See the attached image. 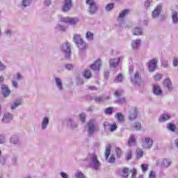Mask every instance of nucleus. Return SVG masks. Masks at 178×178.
I'll return each mask as SVG.
<instances>
[{"instance_id": "obj_1", "label": "nucleus", "mask_w": 178, "mask_h": 178, "mask_svg": "<svg viewBox=\"0 0 178 178\" xmlns=\"http://www.w3.org/2000/svg\"><path fill=\"white\" fill-rule=\"evenodd\" d=\"M74 42H75L76 45H77V47L79 49H80V51H84V49H86V47H87V44L81 38V35L79 34L74 35Z\"/></svg>"}, {"instance_id": "obj_2", "label": "nucleus", "mask_w": 178, "mask_h": 178, "mask_svg": "<svg viewBox=\"0 0 178 178\" xmlns=\"http://www.w3.org/2000/svg\"><path fill=\"white\" fill-rule=\"evenodd\" d=\"M87 128H88V136L91 137V136H93L95 131H98V127L97 125H95V122L94 120H90L87 123Z\"/></svg>"}, {"instance_id": "obj_3", "label": "nucleus", "mask_w": 178, "mask_h": 178, "mask_svg": "<svg viewBox=\"0 0 178 178\" xmlns=\"http://www.w3.org/2000/svg\"><path fill=\"white\" fill-rule=\"evenodd\" d=\"M156 166H160V168H163L166 169L169 168L170 165H172V160L170 159H163L162 160H157L156 161Z\"/></svg>"}, {"instance_id": "obj_4", "label": "nucleus", "mask_w": 178, "mask_h": 178, "mask_svg": "<svg viewBox=\"0 0 178 178\" xmlns=\"http://www.w3.org/2000/svg\"><path fill=\"white\" fill-rule=\"evenodd\" d=\"M130 13L129 10H123L119 15L117 21L120 23V27H123L126 22H124V17L127 16V14Z\"/></svg>"}, {"instance_id": "obj_5", "label": "nucleus", "mask_w": 178, "mask_h": 178, "mask_svg": "<svg viewBox=\"0 0 178 178\" xmlns=\"http://www.w3.org/2000/svg\"><path fill=\"white\" fill-rule=\"evenodd\" d=\"M90 166L95 170H97L99 168L100 164L99 161H98V159L97 158V155L92 154L90 156Z\"/></svg>"}, {"instance_id": "obj_6", "label": "nucleus", "mask_w": 178, "mask_h": 178, "mask_svg": "<svg viewBox=\"0 0 178 178\" xmlns=\"http://www.w3.org/2000/svg\"><path fill=\"white\" fill-rule=\"evenodd\" d=\"M61 51L65 54V58H70L72 55V51L70 50V44L68 42H65L61 46Z\"/></svg>"}, {"instance_id": "obj_7", "label": "nucleus", "mask_w": 178, "mask_h": 178, "mask_svg": "<svg viewBox=\"0 0 178 178\" xmlns=\"http://www.w3.org/2000/svg\"><path fill=\"white\" fill-rule=\"evenodd\" d=\"M131 81L134 86H141L143 84L141 76H140L138 72H136L134 76H131Z\"/></svg>"}, {"instance_id": "obj_8", "label": "nucleus", "mask_w": 178, "mask_h": 178, "mask_svg": "<svg viewBox=\"0 0 178 178\" xmlns=\"http://www.w3.org/2000/svg\"><path fill=\"white\" fill-rule=\"evenodd\" d=\"M152 144H154V140L152 138L149 137H145L142 144V147L146 149H149V148L152 147Z\"/></svg>"}, {"instance_id": "obj_9", "label": "nucleus", "mask_w": 178, "mask_h": 178, "mask_svg": "<svg viewBox=\"0 0 178 178\" xmlns=\"http://www.w3.org/2000/svg\"><path fill=\"white\" fill-rule=\"evenodd\" d=\"M158 67V60L153 58L149 61L148 69L149 72H154L155 69Z\"/></svg>"}, {"instance_id": "obj_10", "label": "nucleus", "mask_w": 178, "mask_h": 178, "mask_svg": "<svg viewBox=\"0 0 178 178\" xmlns=\"http://www.w3.org/2000/svg\"><path fill=\"white\" fill-rule=\"evenodd\" d=\"M23 104V99L22 97L17 98L10 105V109L15 111L17 108H19Z\"/></svg>"}, {"instance_id": "obj_11", "label": "nucleus", "mask_w": 178, "mask_h": 178, "mask_svg": "<svg viewBox=\"0 0 178 178\" xmlns=\"http://www.w3.org/2000/svg\"><path fill=\"white\" fill-rule=\"evenodd\" d=\"M86 3L89 6V12L94 14L97 12V5H95V1L94 0H87Z\"/></svg>"}, {"instance_id": "obj_12", "label": "nucleus", "mask_w": 178, "mask_h": 178, "mask_svg": "<svg viewBox=\"0 0 178 178\" xmlns=\"http://www.w3.org/2000/svg\"><path fill=\"white\" fill-rule=\"evenodd\" d=\"M102 65V62L101 59L99 58L93 64L90 65V69L94 70V72H99Z\"/></svg>"}, {"instance_id": "obj_13", "label": "nucleus", "mask_w": 178, "mask_h": 178, "mask_svg": "<svg viewBox=\"0 0 178 178\" xmlns=\"http://www.w3.org/2000/svg\"><path fill=\"white\" fill-rule=\"evenodd\" d=\"M102 65V62L101 59L99 58L93 64L90 65V69L94 70V72H99Z\"/></svg>"}, {"instance_id": "obj_14", "label": "nucleus", "mask_w": 178, "mask_h": 178, "mask_svg": "<svg viewBox=\"0 0 178 178\" xmlns=\"http://www.w3.org/2000/svg\"><path fill=\"white\" fill-rule=\"evenodd\" d=\"M123 94V90H118L115 91V95L118 98V102L120 105H124V104H126V99L122 97L120 98V95Z\"/></svg>"}, {"instance_id": "obj_15", "label": "nucleus", "mask_w": 178, "mask_h": 178, "mask_svg": "<svg viewBox=\"0 0 178 178\" xmlns=\"http://www.w3.org/2000/svg\"><path fill=\"white\" fill-rule=\"evenodd\" d=\"M61 22L63 23H67V24H76L79 23V19L78 18L62 17Z\"/></svg>"}, {"instance_id": "obj_16", "label": "nucleus", "mask_w": 178, "mask_h": 178, "mask_svg": "<svg viewBox=\"0 0 178 178\" xmlns=\"http://www.w3.org/2000/svg\"><path fill=\"white\" fill-rule=\"evenodd\" d=\"M163 86L168 88V91H173V85L172 84L170 78L168 77L164 79Z\"/></svg>"}, {"instance_id": "obj_17", "label": "nucleus", "mask_w": 178, "mask_h": 178, "mask_svg": "<svg viewBox=\"0 0 178 178\" xmlns=\"http://www.w3.org/2000/svg\"><path fill=\"white\" fill-rule=\"evenodd\" d=\"M1 92L3 95V97H9L10 95V90H9V88L7 86V85L3 84L1 86Z\"/></svg>"}, {"instance_id": "obj_18", "label": "nucleus", "mask_w": 178, "mask_h": 178, "mask_svg": "<svg viewBox=\"0 0 178 178\" xmlns=\"http://www.w3.org/2000/svg\"><path fill=\"white\" fill-rule=\"evenodd\" d=\"M72 0H65L64 5L63 6V12H69L70 9H72Z\"/></svg>"}, {"instance_id": "obj_19", "label": "nucleus", "mask_w": 178, "mask_h": 178, "mask_svg": "<svg viewBox=\"0 0 178 178\" xmlns=\"http://www.w3.org/2000/svg\"><path fill=\"white\" fill-rule=\"evenodd\" d=\"M12 120H13V115L9 113H6L2 119L3 123H10Z\"/></svg>"}, {"instance_id": "obj_20", "label": "nucleus", "mask_w": 178, "mask_h": 178, "mask_svg": "<svg viewBox=\"0 0 178 178\" xmlns=\"http://www.w3.org/2000/svg\"><path fill=\"white\" fill-rule=\"evenodd\" d=\"M140 44H141V40L136 39V40H132L131 47L132 49L136 51V50L138 49Z\"/></svg>"}, {"instance_id": "obj_21", "label": "nucleus", "mask_w": 178, "mask_h": 178, "mask_svg": "<svg viewBox=\"0 0 178 178\" xmlns=\"http://www.w3.org/2000/svg\"><path fill=\"white\" fill-rule=\"evenodd\" d=\"M49 124V118H48V117L43 118L41 122L42 130H45L48 127Z\"/></svg>"}, {"instance_id": "obj_22", "label": "nucleus", "mask_w": 178, "mask_h": 178, "mask_svg": "<svg viewBox=\"0 0 178 178\" xmlns=\"http://www.w3.org/2000/svg\"><path fill=\"white\" fill-rule=\"evenodd\" d=\"M162 92L163 91L161 86L158 85H154L153 86V93L154 94V95L160 96L162 95Z\"/></svg>"}, {"instance_id": "obj_23", "label": "nucleus", "mask_w": 178, "mask_h": 178, "mask_svg": "<svg viewBox=\"0 0 178 178\" xmlns=\"http://www.w3.org/2000/svg\"><path fill=\"white\" fill-rule=\"evenodd\" d=\"M161 10H162V6L161 4H159L152 13V16L154 19L155 17H158V16H159Z\"/></svg>"}, {"instance_id": "obj_24", "label": "nucleus", "mask_w": 178, "mask_h": 178, "mask_svg": "<svg viewBox=\"0 0 178 178\" xmlns=\"http://www.w3.org/2000/svg\"><path fill=\"white\" fill-rule=\"evenodd\" d=\"M119 62H120V58H111L109 61L110 67H116L118 65H119Z\"/></svg>"}, {"instance_id": "obj_25", "label": "nucleus", "mask_w": 178, "mask_h": 178, "mask_svg": "<svg viewBox=\"0 0 178 178\" xmlns=\"http://www.w3.org/2000/svg\"><path fill=\"white\" fill-rule=\"evenodd\" d=\"M136 118H137V108H134L130 111L129 119V120H134Z\"/></svg>"}, {"instance_id": "obj_26", "label": "nucleus", "mask_w": 178, "mask_h": 178, "mask_svg": "<svg viewBox=\"0 0 178 178\" xmlns=\"http://www.w3.org/2000/svg\"><path fill=\"white\" fill-rule=\"evenodd\" d=\"M10 144H13L14 145H17L19 144V138L17 136L13 135L10 138L9 140Z\"/></svg>"}, {"instance_id": "obj_27", "label": "nucleus", "mask_w": 178, "mask_h": 178, "mask_svg": "<svg viewBox=\"0 0 178 178\" xmlns=\"http://www.w3.org/2000/svg\"><path fill=\"white\" fill-rule=\"evenodd\" d=\"M170 119V115L168 113L162 114L159 118V122H163Z\"/></svg>"}, {"instance_id": "obj_28", "label": "nucleus", "mask_w": 178, "mask_h": 178, "mask_svg": "<svg viewBox=\"0 0 178 178\" xmlns=\"http://www.w3.org/2000/svg\"><path fill=\"white\" fill-rule=\"evenodd\" d=\"M133 34L134 35H143V29L142 28H135L133 30Z\"/></svg>"}, {"instance_id": "obj_29", "label": "nucleus", "mask_w": 178, "mask_h": 178, "mask_svg": "<svg viewBox=\"0 0 178 178\" xmlns=\"http://www.w3.org/2000/svg\"><path fill=\"white\" fill-rule=\"evenodd\" d=\"M128 145L129 147H133V145H136V138H134V136H130L128 141Z\"/></svg>"}, {"instance_id": "obj_30", "label": "nucleus", "mask_w": 178, "mask_h": 178, "mask_svg": "<svg viewBox=\"0 0 178 178\" xmlns=\"http://www.w3.org/2000/svg\"><path fill=\"white\" fill-rule=\"evenodd\" d=\"M55 81L56 83V86L58 87V88L62 91V90H63V86H62V81H60V79L59 78H55Z\"/></svg>"}, {"instance_id": "obj_31", "label": "nucleus", "mask_w": 178, "mask_h": 178, "mask_svg": "<svg viewBox=\"0 0 178 178\" xmlns=\"http://www.w3.org/2000/svg\"><path fill=\"white\" fill-rule=\"evenodd\" d=\"M96 102H104V101H106V99H109V97L108 96H100L97 97L95 99Z\"/></svg>"}, {"instance_id": "obj_32", "label": "nucleus", "mask_w": 178, "mask_h": 178, "mask_svg": "<svg viewBox=\"0 0 178 178\" xmlns=\"http://www.w3.org/2000/svg\"><path fill=\"white\" fill-rule=\"evenodd\" d=\"M86 38L88 41H92L94 40V33H92V32L88 31L86 35Z\"/></svg>"}, {"instance_id": "obj_33", "label": "nucleus", "mask_w": 178, "mask_h": 178, "mask_svg": "<svg viewBox=\"0 0 178 178\" xmlns=\"http://www.w3.org/2000/svg\"><path fill=\"white\" fill-rule=\"evenodd\" d=\"M109 155H111V145H108L107 147H106V150H105L106 159H108L109 158Z\"/></svg>"}, {"instance_id": "obj_34", "label": "nucleus", "mask_w": 178, "mask_h": 178, "mask_svg": "<svg viewBox=\"0 0 178 178\" xmlns=\"http://www.w3.org/2000/svg\"><path fill=\"white\" fill-rule=\"evenodd\" d=\"M121 176L124 178L129 177V168H124L121 172Z\"/></svg>"}, {"instance_id": "obj_35", "label": "nucleus", "mask_w": 178, "mask_h": 178, "mask_svg": "<svg viewBox=\"0 0 178 178\" xmlns=\"http://www.w3.org/2000/svg\"><path fill=\"white\" fill-rule=\"evenodd\" d=\"M161 66L164 67L165 69L169 67V64L168 62V60L165 58H161Z\"/></svg>"}, {"instance_id": "obj_36", "label": "nucleus", "mask_w": 178, "mask_h": 178, "mask_svg": "<svg viewBox=\"0 0 178 178\" xmlns=\"http://www.w3.org/2000/svg\"><path fill=\"white\" fill-rule=\"evenodd\" d=\"M153 79L155 81H159L162 80V74L157 73L153 76Z\"/></svg>"}, {"instance_id": "obj_37", "label": "nucleus", "mask_w": 178, "mask_h": 178, "mask_svg": "<svg viewBox=\"0 0 178 178\" xmlns=\"http://www.w3.org/2000/svg\"><path fill=\"white\" fill-rule=\"evenodd\" d=\"M56 30H57V31H66V27L60 24H57L56 26Z\"/></svg>"}, {"instance_id": "obj_38", "label": "nucleus", "mask_w": 178, "mask_h": 178, "mask_svg": "<svg viewBox=\"0 0 178 178\" xmlns=\"http://www.w3.org/2000/svg\"><path fill=\"white\" fill-rule=\"evenodd\" d=\"M116 118H117V120H118V122H123V120L124 119V115H123V114H122V113H118L116 114Z\"/></svg>"}, {"instance_id": "obj_39", "label": "nucleus", "mask_w": 178, "mask_h": 178, "mask_svg": "<svg viewBox=\"0 0 178 178\" xmlns=\"http://www.w3.org/2000/svg\"><path fill=\"white\" fill-rule=\"evenodd\" d=\"M83 76L85 79H90L91 77V71L90 70H85Z\"/></svg>"}, {"instance_id": "obj_40", "label": "nucleus", "mask_w": 178, "mask_h": 178, "mask_svg": "<svg viewBox=\"0 0 178 178\" xmlns=\"http://www.w3.org/2000/svg\"><path fill=\"white\" fill-rule=\"evenodd\" d=\"M172 17L173 23H177L178 22L177 12L176 11L173 12Z\"/></svg>"}, {"instance_id": "obj_41", "label": "nucleus", "mask_w": 178, "mask_h": 178, "mask_svg": "<svg viewBox=\"0 0 178 178\" xmlns=\"http://www.w3.org/2000/svg\"><path fill=\"white\" fill-rule=\"evenodd\" d=\"M167 129H168L170 131L175 132L176 130V126L173 124H168L167 125Z\"/></svg>"}, {"instance_id": "obj_42", "label": "nucleus", "mask_w": 178, "mask_h": 178, "mask_svg": "<svg viewBox=\"0 0 178 178\" xmlns=\"http://www.w3.org/2000/svg\"><path fill=\"white\" fill-rule=\"evenodd\" d=\"M113 112V108H112V107L106 108L104 110V113L106 115H112Z\"/></svg>"}, {"instance_id": "obj_43", "label": "nucleus", "mask_w": 178, "mask_h": 178, "mask_svg": "<svg viewBox=\"0 0 178 178\" xmlns=\"http://www.w3.org/2000/svg\"><path fill=\"white\" fill-rule=\"evenodd\" d=\"M31 2H33V0H23L22 6H24V8H26V6H30V3H31Z\"/></svg>"}, {"instance_id": "obj_44", "label": "nucleus", "mask_w": 178, "mask_h": 178, "mask_svg": "<svg viewBox=\"0 0 178 178\" xmlns=\"http://www.w3.org/2000/svg\"><path fill=\"white\" fill-rule=\"evenodd\" d=\"M115 8V5L113 3H109L106 6V12H110V10H112Z\"/></svg>"}, {"instance_id": "obj_45", "label": "nucleus", "mask_w": 178, "mask_h": 178, "mask_svg": "<svg viewBox=\"0 0 178 178\" xmlns=\"http://www.w3.org/2000/svg\"><path fill=\"white\" fill-rule=\"evenodd\" d=\"M6 143V136L3 134L0 135V144H5Z\"/></svg>"}, {"instance_id": "obj_46", "label": "nucleus", "mask_w": 178, "mask_h": 178, "mask_svg": "<svg viewBox=\"0 0 178 178\" xmlns=\"http://www.w3.org/2000/svg\"><path fill=\"white\" fill-rule=\"evenodd\" d=\"M75 177L76 178H86L84 176V174L80 171H78L75 173Z\"/></svg>"}, {"instance_id": "obj_47", "label": "nucleus", "mask_w": 178, "mask_h": 178, "mask_svg": "<svg viewBox=\"0 0 178 178\" xmlns=\"http://www.w3.org/2000/svg\"><path fill=\"white\" fill-rule=\"evenodd\" d=\"M122 80H123V76H122V74H119L115 79V83H121Z\"/></svg>"}, {"instance_id": "obj_48", "label": "nucleus", "mask_w": 178, "mask_h": 178, "mask_svg": "<svg viewBox=\"0 0 178 178\" xmlns=\"http://www.w3.org/2000/svg\"><path fill=\"white\" fill-rule=\"evenodd\" d=\"M172 66L174 67H177L178 66V58L177 57H174L172 59Z\"/></svg>"}, {"instance_id": "obj_49", "label": "nucleus", "mask_w": 178, "mask_h": 178, "mask_svg": "<svg viewBox=\"0 0 178 178\" xmlns=\"http://www.w3.org/2000/svg\"><path fill=\"white\" fill-rule=\"evenodd\" d=\"M152 0H147L145 1V8L147 9V8H149L151 5H152Z\"/></svg>"}, {"instance_id": "obj_50", "label": "nucleus", "mask_w": 178, "mask_h": 178, "mask_svg": "<svg viewBox=\"0 0 178 178\" xmlns=\"http://www.w3.org/2000/svg\"><path fill=\"white\" fill-rule=\"evenodd\" d=\"M115 154L118 158H120V156H122V149L119 147H116Z\"/></svg>"}, {"instance_id": "obj_51", "label": "nucleus", "mask_w": 178, "mask_h": 178, "mask_svg": "<svg viewBox=\"0 0 178 178\" xmlns=\"http://www.w3.org/2000/svg\"><path fill=\"white\" fill-rule=\"evenodd\" d=\"M129 172L131 173V178H136V176L137 175V170L133 168L132 170H130Z\"/></svg>"}, {"instance_id": "obj_52", "label": "nucleus", "mask_w": 178, "mask_h": 178, "mask_svg": "<svg viewBox=\"0 0 178 178\" xmlns=\"http://www.w3.org/2000/svg\"><path fill=\"white\" fill-rule=\"evenodd\" d=\"M137 152V158H141L143 156L144 152L141 149H138L136 150Z\"/></svg>"}, {"instance_id": "obj_53", "label": "nucleus", "mask_w": 178, "mask_h": 178, "mask_svg": "<svg viewBox=\"0 0 178 178\" xmlns=\"http://www.w3.org/2000/svg\"><path fill=\"white\" fill-rule=\"evenodd\" d=\"M23 79V76H22V74H20V73H17L15 76H14V80H22Z\"/></svg>"}, {"instance_id": "obj_54", "label": "nucleus", "mask_w": 178, "mask_h": 178, "mask_svg": "<svg viewBox=\"0 0 178 178\" xmlns=\"http://www.w3.org/2000/svg\"><path fill=\"white\" fill-rule=\"evenodd\" d=\"M141 169L143 172H147L148 170V164H142Z\"/></svg>"}, {"instance_id": "obj_55", "label": "nucleus", "mask_w": 178, "mask_h": 178, "mask_svg": "<svg viewBox=\"0 0 178 178\" xmlns=\"http://www.w3.org/2000/svg\"><path fill=\"white\" fill-rule=\"evenodd\" d=\"M69 123L72 129H76V127H77V124L73 122V120H70Z\"/></svg>"}, {"instance_id": "obj_56", "label": "nucleus", "mask_w": 178, "mask_h": 178, "mask_svg": "<svg viewBox=\"0 0 178 178\" xmlns=\"http://www.w3.org/2000/svg\"><path fill=\"white\" fill-rule=\"evenodd\" d=\"M131 156H132L131 152L130 150H129L126 155V159L127 161H130V159H131Z\"/></svg>"}, {"instance_id": "obj_57", "label": "nucleus", "mask_w": 178, "mask_h": 178, "mask_svg": "<svg viewBox=\"0 0 178 178\" xmlns=\"http://www.w3.org/2000/svg\"><path fill=\"white\" fill-rule=\"evenodd\" d=\"M134 127L136 130H140L141 129V124L140 122H135Z\"/></svg>"}, {"instance_id": "obj_58", "label": "nucleus", "mask_w": 178, "mask_h": 178, "mask_svg": "<svg viewBox=\"0 0 178 178\" xmlns=\"http://www.w3.org/2000/svg\"><path fill=\"white\" fill-rule=\"evenodd\" d=\"M117 129H118V126L116 125V124L110 125V131H115V130H116Z\"/></svg>"}, {"instance_id": "obj_59", "label": "nucleus", "mask_w": 178, "mask_h": 178, "mask_svg": "<svg viewBox=\"0 0 178 178\" xmlns=\"http://www.w3.org/2000/svg\"><path fill=\"white\" fill-rule=\"evenodd\" d=\"M79 117H80L81 122L83 123H84V122H86V114H84V113L80 114Z\"/></svg>"}, {"instance_id": "obj_60", "label": "nucleus", "mask_w": 178, "mask_h": 178, "mask_svg": "<svg viewBox=\"0 0 178 178\" xmlns=\"http://www.w3.org/2000/svg\"><path fill=\"white\" fill-rule=\"evenodd\" d=\"M156 174L154 171H150V173L149 175V178H156Z\"/></svg>"}, {"instance_id": "obj_61", "label": "nucleus", "mask_w": 178, "mask_h": 178, "mask_svg": "<svg viewBox=\"0 0 178 178\" xmlns=\"http://www.w3.org/2000/svg\"><path fill=\"white\" fill-rule=\"evenodd\" d=\"M115 161H116V159H115V156H111L108 159V162L109 163H114Z\"/></svg>"}, {"instance_id": "obj_62", "label": "nucleus", "mask_w": 178, "mask_h": 178, "mask_svg": "<svg viewBox=\"0 0 178 178\" xmlns=\"http://www.w3.org/2000/svg\"><path fill=\"white\" fill-rule=\"evenodd\" d=\"M5 69H6V66L0 61V72H3Z\"/></svg>"}, {"instance_id": "obj_63", "label": "nucleus", "mask_w": 178, "mask_h": 178, "mask_svg": "<svg viewBox=\"0 0 178 178\" xmlns=\"http://www.w3.org/2000/svg\"><path fill=\"white\" fill-rule=\"evenodd\" d=\"M65 69H67V70H72V69H73V65L72 64L65 65Z\"/></svg>"}, {"instance_id": "obj_64", "label": "nucleus", "mask_w": 178, "mask_h": 178, "mask_svg": "<svg viewBox=\"0 0 178 178\" xmlns=\"http://www.w3.org/2000/svg\"><path fill=\"white\" fill-rule=\"evenodd\" d=\"M62 178H69V175L63 172L60 173Z\"/></svg>"}]
</instances>
